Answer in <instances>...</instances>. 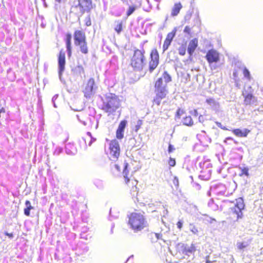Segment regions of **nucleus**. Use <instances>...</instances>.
Here are the masks:
<instances>
[{
    "instance_id": "1",
    "label": "nucleus",
    "mask_w": 263,
    "mask_h": 263,
    "mask_svg": "<svg viewBox=\"0 0 263 263\" xmlns=\"http://www.w3.org/2000/svg\"><path fill=\"white\" fill-rule=\"evenodd\" d=\"M102 105L101 109L108 115L112 114L119 108L120 101L114 94L110 93L102 98Z\"/></svg>"
},
{
    "instance_id": "2",
    "label": "nucleus",
    "mask_w": 263,
    "mask_h": 263,
    "mask_svg": "<svg viewBox=\"0 0 263 263\" xmlns=\"http://www.w3.org/2000/svg\"><path fill=\"white\" fill-rule=\"evenodd\" d=\"M128 217V223L135 232L140 231L148 226L145 216L140 212H133Z\"/></svg>"
},
{
    "instance_id": "3",
    "label": "nucleus",
    "mask_w": 263,
    "mask_h": 263,
    "mask_svg": "<svg viewBox=\"0 0 263 263\" xmlns=\"http://www.w3.org/2000/svg\"><path fill=\"white\" fill-rule=\"evenodd\" d=\"M146 58L145 50L142 49H135L130 59V65L134 70L140 71L143 70L146 64Z\"/></svg>"
},
{
    "instance_id": "4",
    "label": "nucleus",
    "mask_w": 263,
    "mask_h": 263,
    "mask_svg": "<svg viewBox=\"0 0 263 263\" xmlns=\"http://www.w3.org/2000/svg\"><path fill=\"white\" fill-rule=\"evenodd\" d=\"M95 7L93 0H77V3L70 7L71 13L82 15L85 13H89Z\"/></svg>"
},
{
    "instance_id": "5",
    "label": "nucleus",
    "mask_w": 263,
    "mask_h": 263,
    "mask_svg": "<svg viewBox=\"0 0 263 263\" xmlns=\"http://www.w3.org/2000/svg\"><path fill=\"white\" fill-rule=\"evenodd\" d=\"M127 163L125 165L123 170V175L125 182V186L127 191L133 197H136L139 193V189L137 187L138 181L130 175H129L127 170Z\"/></svg>"
},
{
    "instance_id": "6",
    "label": "nucleus",
    "mask_w": 263,
    "mask_h": 263,
    "mask_svg": "<svg viewBox=\"0 0 263 263\" xmlns=\"http://www.w3.org/2000/svg\"><path fill=\"white\" fill-rule=\"evenodd\" d=\"M121 148L119 142L116 139L110 140L106 154L108 159L112 161H117L120 155Z\"/></svg>"
},
{
    "instance_id": "7",
    "label": "nucleus",
    "mask_w": 263,
    "mask_h": 263,
    "mask_svg": "<svg viewBox=\"0 0 263 263\" xmlns=\"http://www.w3.org/2000/svg\"><path fill=\"white\" fill-rule=\"evenodd\" d=\"M159 63V55L158 52L156 48H154L151 50L148 63V69L150 72H152L157 68Z\"/></svg>"
},
{
    "instance_id": "8",
    "label": "nucleus",
    "mask_w": 263,
    "mask_h": 263,
    "mask_svg": "<svg viewBox=\"0 0 263 263\" xmlns=\"http://www.w3.org/2000/svg\"><path fill=\"white\" fill-rule=\"evenodd\" d=\"M245 208V204L242 198H239L236 200V203L234 206L232 208V210L234 213L236 215V218L238 219L242 218V210Z\"/></svg>"
},
{
    "instance_id": "9",
    "label": "nucleus",
    "mask_w": 263,
    "mask_h": 263,
    "mask_svg": "<svg viewBox=\"0 0 263 263\" xmlns=\"http://www.w3.org/2000/svg\"><path fill=\"white\" fill-rule=\"evenodd\" d=\"M74 44L76 46L87 41L85 32L83 30L77 29L73 33Z\"/></svg>"
},
{
    "instance_id": "10",
    "label": "nucleus",
    "mask_w": 263,
    "mask_h": 263,
    "mask_svg": "<svg viewBox=\"0 0 263 263\" xmlns=\"http://www.w3.org/2000/svg\"><path fill=\"white\" fill-rule=\"evenodd\" d=\"M156 96L153 99L154 104L159 105L162 99L166 97L167 90L166 89H155Z\"/></svg>"
},
{
    "instance_id": "11",
    "label": "nucleus",
    "mask_w": 263,
    "mask_h": 263,
    "mask_svg": "<svg viewBox=\"0 0 263 263\" xmlns=\"http://www.w3.org/2000/svg\"><path fill=\"white\" fill-rule=\"evenodd\" d=\"M177 32V29L174 28L172 31L168 33L166 35V38L164 40L162 48L163 51L164 52L168 49V47L171 44L174 38L175 37Z\"/></svg>"
},
{
    "instance_id": "12",
    "label": "nucleus",
    "mask_w": 263,
    "mask_h": 263,
    "mask_svg": "<svg viewBox=\"0 0 263 263\" xmlns=\"http://www.w3.org/2000/svg\"><path fill=\"white\" fill-rule=\"evenodd\" d=\"M205 58L209 64L217 63L219 61V53L216 50L210 49L207 52Z\"/></svg>"
},
{
    "instance_id": "13",
    "label": "nucleus",
    "mask_w": 263,
    "mask_h": 263,
    "mask_svg": "<svg viewBox=\"0 0 263 263\" xmlns=\"http://www.w3.org/2000/svg\"><path fill=\"white\" fill-rule=\"evenodd\" d=\"M95 85V79L92 78L89 79L83 90L84 96L86 98H90L91 96Z\"/></svg>"
},
{
    "instance_id": "14",
    "label": "nucleus",
    "mask_w": 263,
    "mask_h": 263,
    "mask_svg": "<svg viewBox=\"0 0 263 263\" xmlns=\"http://www.w3.org/2000/svg\"><path fill=\"white\" fill-rule=\"evenodd\" d=\"M242 95L244 97V103L246 105L257 104V99L252 92L245 90L243 92Z\"/></svg>"
},
{
    "instance_id": "15",
    "label": "nucleus",
    "mask_w": 263,
    "mask_h": 263,
    "mask_svg": "<svg viewBox=\"0 0 263 263\" xmlns=\"http://www.w3.org/2000/svg\"><path fill=\"white\" fill-rule=\"evenodd\" d=\"M65 53L63 49H61L58 55L59 73L61 74L65 69Z\"/></svg>"
},
{
    "instance_id": "16",
    "label": "nucleus",
    "mask_w": 263,
    "mask_h": 263,
    "mask_svg": "<svg viewBox=\"0 0 263 263\" xmlns=\"http://www.w3.org/2000/svg\"><path fill=\"white\" fill-rule=\"evenodd\" d=\"M127 124V121L125 120H122L118 127L116 133V137L118 139L121 140L124 137V132Z\"/></svg>"
},
{
    "instance_id": "17",
    "label": "nucleus",
    "mask_w": 263,
    "mask_h": 263,
    "mask_svg": "<svg viewBox=\"0 0 263 263\" xmlns=\"http://www.w3.org/2000/svg\"><path fill=\"white\" fill-rule=\"evenodd\" d=\"M198 41L197 38H194L190 41L187 47V52L190 57H192L193 54L198 47Z\"/></svg>"
},
{
    "instance_id": "18",
    "label": "nucleus",
    "mask_w": 263,
    "mask_h": 263,
    "mask_svg": "<svg viewBox=\"0 0 263 263\" xmlns=\"http://www.w3.org/2000/svg\"><path fill=\"white\" fill-rule=\"evenodd\" d=\"M71 38L72 36L70 33H67L65 35V42L68 53V55L70 57L72 54V46H71Z\"/></svg>"
},
{
    "instance_id": "19",
    "label": "nucleus",
    "mask_w": 263,
    "mask_h": 263,
    "mask_svg": "<svg viewBox=\"0 0 263 263\" xmlns=\"http://www.w3.org/2000/svg\"><path fill=\"white\" fill-rule=\"evenodd\" d=\"M232 132L236 137H247L250 133L251 130L248 128H245L243 129L236 128L233 129Z\"/></svg>"
},
{
    "instance_id": "20",
    "label": "nucleus",
    "mask_w": 263,
    "mask_h": 263,
    "mask_svg": "<svg viewBox=\"0 0 263 263\" xmlns=\"http://www.w3.org/2000/svg\"><path fill=\"white\" fill-rule=\"evenodd\" d=\"M180 250L183 254L187 255L195 251V247L194 244L189 246L186 244H182L180 247Z\"/></svg>"
},
{
    "instance_id": "21",
    "label": "nucleus",
    "mask_w": 263,
    "mask_h": 263,
    "mask_svg": "<svg viewBox=\"0 0 263 263\" xmlns=\"http://www.w3.org/2000/svg\"><path fill=\"white\" fill-rule=\"evenodd\" d=\"M182 8V5L180 2L175 3L171 9V16L175 17L177 16L179 14Z\"/></svg>"
},
{
    "instance_id": "22",
    "label": "nucleus",
    "mask_w": 263,
    "mask_h": 263,
    "mask_svg": "<svg viewBox=\"0 0 263 263\" xmlns=\"http://www.w3.org/2000/svg\"><path fill=\"white\" fill-rule=\"evenodd\" d=\"M77 47L79 48V50L83 54H86L89 52V47L87 41L83 42L82 43H80L77 45Z\"/></svg>"
},
{
    "instance_id": "23",
    "label": "nucleus",
    "mask_w": 263,
    "mask_h": 263,
    "mask_svg": "<svg viewBox=\"0 0 263 263\" xmlns=\"http://www.w3.org/2000/svg\"><path fill=\"white\" fill-rule=\"evenodd\" d=\"M115 25L114 27V30L118 34H119L123 31V22L122 21L117 20L115 21Z\"/></svg>"
},
{
    "instance_id": "24",
    "label": "nucleus",
    "mask_w": 263,
    "mask_h": 263,
    "mask_svg": "<svg viewBox=\"0 0 263 263\" xmlns=\"http://www.w3.org/2000/svg\"><path fill=\"white\" fill-rule=\"evenodd\" d=\"M166 85L164 84L162 78H159L155 83V89H166Z\"/></svg>"
},
{
    "instance_id": "25",
    "label": "nucleus",
    "mask_w": 263,
    "mask_h": 263,
    "mask_svg": "<svg viewBox=\"0 0 263 263\" xmlns=\"http://www.w3.org/2000/svg\"><path fill=\"white\" fill-rule=\"evenodd\" d=\"M183 125L187 126H192L194 124V121L190 116L184 117L182 120Z\"/></svg>"
},
{
    "instance_id": "26",
    "label": "nucleus",
    "mask_w": 263,
    "mask_h": 263,
    "mask_svg": "<svg viewBox=\"0 0 263 263\" xmlns=\"http://www.w3.org/2000/svg\"><path fill=\"white\" fill-rule=\"evenodd\" d=\"M249 246L247 241H238L236 243L237 249L239 251H243Z\"/></svg>"
},
{
    "instance_id": "27",
    "label": "nucleus",
    "mask_w": 263,
    "mask_h": 263,
    "mask_svg": "<svg viewBox=\"0 0 263 263\" xmlns=\"http://www.w3.org/2000/svg\"><path fill=\"white\" fill-rule=\"evenodd\" d=\"M178 52H179V54L180 55H184L185 54V53H186V45L185 44H182L178 48Z\"/></svg>"
},
{
    "instance_id": "28",
    "label": "nucleus",
    "mask_w": 263,
    "mask_h": 263,
    "mask_svg": "<svg viewBox=\"0 0 263 263\" xmlns=\"http://www.w3.org/2000/svg\"><path fill=\"white\" fill-rule=\"evenodd\" d=\"M162 77L164 79L165 83H168L172 81L171 77L166 71L163 72Z\"/></svg>"
},
{
    "instance_id": "29",
    "label": "nucleus",
    "mask_w": 263,
    "mask_h": 263,
    "mask_svg": "<svg viewBox=\"0 0 263 263\" xmlns=\"http://www.w3.org/2000/svg\"><path fill=\"white\" fill-rule=\"evenodd\" d=\"M84 22L85 25L87 27L90 26L91 25V21L90 15H88L85 17Z\"/></svg>"
},
{
    "instance_id": "30",
    "label": "nucleus",
    "mask_w": 263,
    "mask_h": 263,
    "mask_svg": "<svg viewBox=\"0 0 263 263\" xmlns=\"http://www.w3.org/2000/svg\"><path fill=\"white\" fill-rule=\"evenodd\" d=\"M143 124V121L141 120H138L137 122L136 125L135 126L134 130L136 132H137L139 129L141 128L142 125Z\"/></svg>"
},
{
    "instance_id": "31",
    "label": "nucleus",
    "mask_w": 263,
    "mask_h": 263,
    "mask_svg": "<svg viewBox=\"0 0 263 263\" xmlns=\"http://www.w3.org/2000/svg\"><path fill=\"white\" fill-rule=\"evenodd\" d=\"M136 7L135 6H129L128 10L126 12L127 16H130L136 10Z\"/></svg>"
},
{
    "instance_id": "32",
    "label": "nucleus",
    "mask_w": 263,
    "mask_h": 263,
    "mask_svg": "<svg viewBox=\"0 0 263 263\" xmlns=\"http://www.w3.org/2000/svg\"><path fill=\"white\" fill-rule=\"evenodd\" d=\"M184 113H185V111L183 109H182L180 108H179L177 110V111L176 112V117L178 119H180L181 118V115H182Z\"/></svg>"
},
{
    "instance_id": "33",
    "label": "nucleus",
    "mask_w": 263,
    "mask_h": 263,
    "mask_svg": "<svg viewBox=\"0 0 263 263\" xmlns=\"http://www.w3.org/2000/svg\"><path fill=\"white\" fill-rule=\"evenodd\" d=\"M243 74L244 76L247 78L248 80H251V77L250 73L249 71L246 68H244L243 69Z\"/></svg>"
},
{
    "instance_id": "34",
    "label": "nucleus",
    "mask_w": 263,
    "mask_h": 263,
    "mask_svg": "<svg viewBox=\"0 0 263 263\" xmlns=\"http://www.w3.org/2000/svg\"><path fill=\"white\" fill-rule=\"evenodd\" d=\"M32 209H33V207L32 205H30L28 207H26L24 210V214L27 216H29L30 215V211Z\"/></svg>"
},
{
    "instance_id": "35",
    "label": "nucleus",
    "mask_w": 263,
    "mask_h": 263,
    "mask_svg": "<svg viewBox=\"0 0 263 263\" xmlns=\"http://www.w3.org/2000/svg\"><path fill=\"white\" fill-rule=\"evenodd\" d=\"M206 102L211 106H215L217 104L216 102L212 98H209L206 100Z\"/></svg>"
},
{
    "instance_id": "36",
    "label": "nucleus",
    "mask_w": 263,
    "mask_h": 263,
    "mask_svg": "<svg viewBox=\"0 0 263 263\" xmlns=\"http://www.w3.org/2000/svg\"><path fill=\"white\" fill-rule=\"evenodd\" d=\"M168 164L171 167H173L176 165V160L174 158L170 157L168 160Z\"/></svg>"
},
{
    "instance_id": "37",
    "label": "nucleus",
    "mask_w": 263,
    "mask_h": 263,
    "mask_svg": "<svg viewBox=\"0 0 263 263\" xmlns=\"http://www.w3.org/2000/svg\"><path fill=\"white\" fill-rule=\"evenodd\" d=\"M248 168H247V167H243L242 170H241V175H245L246 176H249V173H248Z\"/></svg>"
},
{
    "instance_id": "38",
    "label": "nucleus",
    "mask_w": 263,
    "mask_h": 263,
    "mask_svg": "<svg viewBox=\"0 0 263 263\" xmlns=\"http://www.w3.org/2000/svg\"><path fill=\"white\" fill-rule=\"evenodd\" d=\"M191 231L194 234H197L198 233V229L195 226H193L192 229H191Z\"/></svg>"
},
{
    "instance_id": "39",
    "label": "nucleus",
    "mask_w": 263,
    "mask_h": 263,
    "mask_svg": "<svg viewBox=\"0 0 263 263\" xmlns=\"http://www.w3.org/2000/svg\"><path fill=\"white\" fill-rule=\"evenodd\" d=\"M191 28L188 26H186L185 27L184 29V33H186L188 34H190L191 33Z\"/></svg>"
},
{
    "instance_id": "40",
    "label": "nucleus",
    "mask_w": 263,
    "mask_h": 263,
    "mask_svg": "<svg viewBox=\"0 0 263 263\" xmlns=\"http://www.w3.org/2000/svg\"><path fill=\"white\" fill-rule=\"evenodd\" d=\"M174 149L175 148H174L172 144H170L168 147V153H172Z\"/></svg>"
},
{
    "instance_id": "41",
    "label": "nucleus",
    "mask_w": 263,
    "mask_h": 263,
    "mask_svg": "<svg viewBox=\"0 0 263 263\" xmlns=\"http://www.w3.org/2000/svg\"><path fill=\"white\" fill-rule=\"evenodd\" d=\"M177 226L178 229H179L180 230L181 229V228H182V222L180 221H178L177 223Z\"/></svg>"
},
{
    "instance_id": "42",
    "label": "nucleus",
    "mask_w": 263,
    "mask_h": 263,
    "mask_svg": "<svg viewBox=\"0 0 263 263\" xmlns=\"http://www.w3.org/2000/svg\"><path fill=\"white\" fill-rule=\"evenodd\" d=\"M4 234L6 236H8L9 238H12L13 237V235L12 233H9L8 232H6L4 233Z\"/></svg>"
},
{
    "instance_id": "43",
    "label": "nucleus",
    "mask_w": 263,
    "mask_h": 263,
    "mask_svg": "<svg viewBox=\"0 0 263 263\" xmlns=\"http://www.w3.org/2000/svg\"><path fill=\"white\" fill-rule=\"evenodd\" d=\"M233 76L237 78L238 76V72L237 70H235L233 72Z\"/></svg>"
},
{
    "instance_id": "44",
    "label": "nucleus",
    "mask_w": 263,
    "mask_h": 263,
    "mask_svg": "<svg viewBox=\"0 0 263 263\" xmlns=\"http://www.w3.org/2000/svg\"><path fill=\"white\" fill-rule=\"evenodd\" d=\"M25 205H26V207H28V206L31 205V202L29 200H26L25 201Z\"/></svg>"
},
{
    "instance_id": "45",
    "label": "nucleus",
    "mask_w": 263,
    "mask_h": 263,
    "mask_svg": "<svg viewBox=\"0 0 263 263\" xmlns=\"http://www.w3.org/2000/svg\"><path fill=\"white\" fill-rule=\"evenodd\" d=\"M228 140H233V138L230 137H227L224 140V142L227 143Z\"/></svg>"
},
{
    "instance_id": "46",
    "label": "nucleus",
    "mask_w": 263,
    "mask_h": 263,
    "mask_svg": "<svg viewBox=\"0 0 263 263\" xmlns=\"http://www.w3.org/2000/svg\"><path fill=\"white\" fill-rule=\"evenodd\" d=\"M194 114L195 116H197L198 115V111L197 109L194 110Z\"/></svg>"
},
{
    "instance_id": "47",
    "label": "nucleus",
    "mask_w": 263,
    "mask_h": 263,
    "mask_svg": "<svg viewBox=\"0 0 263 263\" xmlns=\"http://www.w3.org/2000/svg\"><path fill=\"white\" fill-rule=\"evenodd\" d=\"M202 118H203V116L202 115L199 116V120L200 122H201V121H203Z\"/></svg>"
},
{
    "instance_id": "48",
    "label": "nucleus",
    "mask_w": 263,
    "mask_h": 263,
    "mask_svg": "<svg viewBox=\"0 0 263 263\" xmlns=\"http://www.w3.org/2000/svg\"><path fill=\"white\" fill-rule=\"evenodd\" d=\"M115 167L118 171H120V168L119 166H118L117 164L115 165Z\"/></svg>"
},
{
    "instance_id": "49",
    "label": "nucleus",
    "mask_w": 263,
    "mask_h": 263,
    "mask_svg": "<svg viewBox=\"0 0 263 263\" xmlns=\"http://www.w3.org/2000/svg\"><path fill=\"white\" fill-rule=\"evenodd\" d=\"M221 129H223V130H227L228 129L225 127H220Z\"/></svg>"
},
{
    "instance_id": "50",
    "label": "nucleus",
    "mask_w": 263,
    "mask_h": 263,
    "mask_svg": "<svg viewBox=\"0 0 263 263\" xmlns=\"http://www.w3.org/2000/svg\"><path fill=\"white\" fill-rule=\"evenodd\" d=\"M57 2L60 3L62 1V0H55Z\"/></svg>"
},
{
    "instance_id": "51",
    "label": "nucleus",
    "mask_w": 263,
    "mask_h": 263,
    "mask_svg": "<svg viewBox=\"0 0 263 263\" xmlns=\"http://www.w3.org/2000/svg\"><path fill=\"white\" fill-rule=\"evenodd\" d=\"M205 263H212L210 260H206Z\"/></svg>"
},
{
    "instance_id": "52",
    "label": "nucleus",
    "mask_w": 263,
    "mask_h": 263,
    "mask_svg": "<svg viewBox=\"0 0 263 263\" xmlns=\"http://www.w3.org/2000/svg\"><path fill=\"white\" fill-rule=\"evenodd\" d=\"M249 88L250 89H252V87H251V86H250V87H249Z\"/></svg>"
},
{
    "instance_id": "53",
    "label": "nucleus",
    "mask_w": 263,
    "mask_h": 263,
    "mask_svg": "<svg viewBox=\"0 0 263 263\" xmlns=\"http://www.w3.org/2000/svg\"><path fill=\"white\" fill-rule=\"evenodd\" d=\"M211 220L212 221H215V220L214 219H212Z\"/></svg>"
}]
</instances>
